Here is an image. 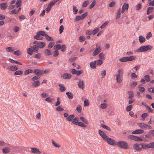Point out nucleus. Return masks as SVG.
<instances>
[{"mask_svg": "<svg viewBox=\"0 0 154 154\" xmlns=\"http://www.w3.org/2000/svg\"><path fill=\"white\" fill-rule=\"evenodd\" d=\"M89 2L88 1H85L82 5V6L84 7H87Z\"/></svg>", "mask_w": 154, "mask_h": 154, "instance_id": "61", "label": "nucleus"}, {"mask_svg": "<svg viewBox=\"0 0 154 154\" xmlns=\"http://www.w3.org/2000/svg\"><path fill=\"white\" fill-rule=\"evenodd\" d=\"M8 60L10 62H11V63H17L19 65H22V63L18 62L17 61L14 60L10 58Z\"/></svg>", "mask_w": 154, "mask_h": 154, "instance_id": "27", "label": "nucleus"}, {"mask_svg": "<svg viewBox=\"0 0 154 154\" xmlns=\"http://www.w3.org/2000/svg\"><path fill=\"white\" fill-rule=\"evenodd\" d=\"M96 61L95 60L93 62H91L90 63V65L91 68L93 69H95L96 67Z\"/></svg>", "mask_w": 154, "mask_h": 154, "instance_id": "12", "label": "nucleus"}, {"mask_svg": "<svg viewBox=\"0 0 154 154\" xmlns=\"http://www.w3.org/2000/svg\"><path fill=\"white\" fill-rule=\"evenodd\" d=\"M7 7V3H2L0 4V8L2 10L5 9Z\"/></svg>", "mask_w": 154, "mask_h": 154, "instance_id": "13", "label": "nucleus"}, {"mask_svg": "<svg viewBox=\"0 0 154 154\" xmlns=\"http://www.w3.org/2000/svg\"><path fill=\"white\" fill-rule=\"evenodd\" d=\"M132 107V105H129L126 108V110L127 111H130Z\"/></svg>", "mask_w": 154, "mask_h": 154, "instance_id": "48", "label": "nucleus"}, {"mask_svg": "<svg viewBox=\"0 0 154 154\" xmlns=\"http://www.w3.org/2000/svg\"><path fill=\"white\" fill-rule=\"evenodd\" d=\"M116 145L119 148L125 149H128V143L125 141H119L116 143Z\"/></svg>", "mask_w": 154, "mask_h": 154, "instance_id": "2", "label": "nucleus"}, {"mask_svg": "<svg viewBox=\"0 0 154 154\" xmlns=\"http://www.w3.org/2000/svg\"><path fill=\"white\" fill-rule=\"evenodd\" d=\"M72 75L68 73H66L63 74L62 77L64 79H70L71 78Z\"/></svg>", "mask_w": 154, "mask_h": 154, "instance_id": "10", "label": "nucleus"}, {"mask_svg": "<svg viewBox=\"0 0 154 154\" xmlns=\"http://www.w3.org/2000/svg\"><path fill=\"white\" fill-rule=\"evenodd\" d=\"M99 28H97L94 29L92 31V33L93 35H94L96 33H97V32H98L99 31Z\"/></svg>", "mask_w": 154, "mask_h": 154, "instance_id": "55", "label": "nucleus"}, {"mask_svg": "<svg viewBox=\"0 0 154 154\" xmlns=\"http://www.w3.org/2000/svg\"><path fill=\"white\" fill-rule=\"evenodd\" d=\"M128 61H131L135 60L136 57L134 56H130V57H127Z\"/></svg>", "mask_w": 154, "mask_h": 154, "instance_id": "25", "label": "nucleus"}, {"mask_svg": "<svg viewBox=\"0 0 154 154\" xmlns=\"http://www.w3.org/2000/svg\"><path fill=\"white\" fill-rule=\"evenodd\" d=\"M75 117L74 114H72L69 116L68 117L66 118L67 120L69 122H71L73 121V119H74Z\"/></svg>", "mask_w": 154, "mask_h": 154, "instance_id": "17", "label": "nucleus"}, {"mask_svg": "<svg viewBox=\"0 0 154 154\" xmlns=\"http://www.w3.org/2000/svg\"><path fill=\"white\" fill-rule=\"evenodd\" d=\"M46 45V44L44 42H39V48H42L44 47Z\"/></svg>", "mask_w": 154, "mask_h": 154, "instance_id": "39", "label": "nucleus"}, {"mask_svg": "<svg viewBox=\"0 0 154 154\" xmlns=\"http://www.w3.org/2000/svg\"><path fill=\"white\" fill-rule=\"evenodd\" d=\"M54 45V42H51L49 43L48 46V48H51L53 47V46Z\"/></svg>", "mask_w": 154, "mask_h": 154, "instance_id": "64", "label": "nucleus"}, {"mask_svg": "<svg viewBox=\"0 0 154 154\" xmlns=\"http://www.w3.org/2000/svg\"><path fill=\"white\" fill-rule=\"evenodd\" d=\"M128 4H126L125 3L123 6H122V9L125 10V9L128 10Z\"/></svg>", "mask_w": 154, "mask_h": 154, "instance_id": "36", "label": "nucleus"}, {"mask_svg": "<svg viewBox=\"0 0 154 154\" xmlns=\"http://www.w3.org/2000/svg\"><path fill=\"white\" fill-rule=\"evenodd\" d=\"M66 47L65 45H63L61 46V50L62 52H65L66 51Z\"/></svg>", "mask_w": 154, "mask_h": 154, "instance_id": "41", "label": "nucleus"}, {"mask_svg": "<svg viewBox=\"0 0 154 154\" xmlns=\"http://www.w3.org/2000/svg\"><path fill=\"white\" fill-rule=\"evenodd\" d=\"M67 96L68 98L69 99H72L73 98V94L70 92H67L66 93Z\"/></svg>", "mask_w": 154, "mask_h": 154, "instance_id": "21", "label": "nucleus"}, {"mask_svg": "<svg viewBox=\"0 0 154 154\" xmlns=\"http://www.w3.org/2000/svg\"><path fill=\"white\" fill-rule=\"evenodd\" d=\"M107 142L108 144L112 145H116V143L115 142V140L111 138H107L104 140Z\"/></svg>", "mask_w": 154, "mask_h": 154, "instance_id": "4", "label": "nucleus"}, {"mask_svg": "<svg viewBox=\"0 0 154 154\" xmlns=\"http://www.w3.org/2000/svg\"><path fill=\"white\" fill-rule=\"evenodd\" d=\"M34 52L32 49L31 48H28L27 50V53L30 55L32 54V52Z\"/></svg>", "mask_w": 154, "mask_h": 154, "instance_id": "40", "label": "nucleus"}, {"mask_svg": "<svg viewBox=\"0 0 154 154\" xmlns=\"http://www.w3.org/2000/svg\"><path fill=\"white\" fill-rule=\"evenodd\" d=\"M18 69L17 67L16 66H11L8 67V69L9 70L15 71Z\"/></svg>", "mask_w": 154, "mask_h": 154, "instance_id": "9", "label": "nucleus"}, {"mask_svg": "<svg viewBox=\"0 0 154 154\" xmlns=\"http://www.w3.org/2000/svg\"><path fill=\"white\" fill-rule=\"evenodd\" d=\"M153 47L150 45H147L141 46L136 50V52H144L147 51L148 50L151 49Z\"/></svg>", "mask_w": 154, "mask_h": 154, "instance_id": "1", "label": "nucleus"}, {"mask_svg": "<svg viewBox=\"0 0 154 154\" xmlns=\"http://www.w3.org/2000/svg\"><path fill=\"white\" fill-rule=\"evenodd\" d=\"M79 118L77 117H74L73 121H72V123L75 125H77V124L79 123Z\"/></svg>", "mask_w": 154, "mask_h": 154, "instance_id": "14", "label": "nucleus"}, {"mask_svg": "<svg viewBox=\"0 0 154 154\" xmlns=\"http://www.w3.org/2000/svg\"><path fill=\"white\" fill-rule=\"evenodd\" d=\"M142 146H143L142 148L144 149H146L147 148H150V143L147 144H146V143H142Z\"/></svg>", "mask_w": 154, "mask_h": 154, "instance_id": "15", "label": "nucleus"}, {"mask_svg": "<svg viewBox=\"0 0 154 154\" xmlns=\"http://www.w3.org/2000/svg\"><path fill=\"white\" fill-rule=\"evenodd\" d=\"M31 149V151L32 153H37L38 152V149L36 148H32Z\"/></svg>", "mask_w": 154, "mask_h": 154, "instance_id": "33", "label": "nucleus"}, {"mask_svg": "<svg viewBox=\"0 0 154 154\" xmlns=\"http://www.w3.org/2000/svg\"><path fill=\"white\" fill-rule=\"evenodd\" d=\"M133 147L134 149L137 151H139L141 150L143 146H142V143H136L134 145Z\"/></svg>", "mask_w": 154, "mask_h": 154, "instance_id": "5", "label": "nucleus"}, {"mask_svg": "<svg viewBox=\"0 0 154 154\" xmlns=\"http://www.w3.org/2000/svg\"><path fill=\"white\" fill-rule=\"evenodd\" d=\"M31 48H32L34 52H35L38 50V45H34L33 46H31Z\"/></svg>", "mask_w": 154, "mask_h": 154, "instance_id": "38", "label": "nucleus"}, {"mask_svg": "<svg viewBox=\"0 0 154 154\" xmlns=\"http://www.w3.org/2000/svg\"><path fill=\"white\" fill-rule=\"evenodd\" d=\"M16 5L17 7L18 8L22 5V0H17L16 2Z\"/></svg>", "mask_w": 154, "mask_h": 154, "instance_id": "31", "label": "nucleus"}, {"mask_svg": "<svg viewBox=\"0 0 154 154\" xmlns=\"http://www.w3.org/2000/svg\"><path fill=\"white\" fill-rule=\"evenodd\" d=\"M63 85L61 84H58V86L60 87L59 90L61 92H63L66 90V88L64 86H62Z\"/></svg>", "mask_w": 154, "mask_h": 154, "instance_id": "26", "label": "nucleus"}, {"mask_svg": "<svg viewBox=\"0 0 154 154\" xmlns=\"http://www.w3.org/2000/svg\"><path fill=\"white\" fill-rule=\"evenodd\" d=\"M148 91L151 93H154V87H150L148 89Z\"/></svg>", "mask_w": 154, "mask_h": 154, "instance_id": "62", "label": "nucleus"}, {"mask_svg": "<svg viewBox=\"0 0 154 154\" xmlns=\"http://www.w3.org/2000/svg\"><path fill=\"white\" fill-rule=\"evenodd\" d=\"M128 59L127 57H124L122 58L119 59V60L120 61L122 62H126L128 61Z\"/></svg>", "mask_w": 154, "mask_h": 154, "instance_id": "34", "label": "nucleus"}, {"mask_svg": "<svg viewBox=\"0 0 154 154\" xmlns=\"http://www.w3.org/2000/svg\"><path fill=\"white\" fill-rule=\"evenodd\" d=\"M128 93L129 94L128 97L129 99H131L134 96V94L132 91H130L128 92Z\"/></svg>", "mask_w": 154, "mask_h": 154, "instance_id": "28", "label": "nucleus"}, {"mask_svg": "<svg viewBox=\"0 0 154 154\" xmlns=\"http://www.w3.org/2000/svg\"><path fill=\"white\" fill-rule=\"evenodd\" d=\"M32 85L34 87H36L38 85V80L35 81L33 82Z\"/></svg>", "mask_w": 154, "mask_h": 154, "instance_id": "46", "label": "nucleus"}, {"mask_svg": "<svg viewBox=\"0 0 154 154\" xmlns=\"http://www.w3.org/2000/svg\"><path fill=\"white\" fill-rule=\"evenodd\" d=\"M99 134L101 136L103 140H104L107 138H108V136L106 135V134L102 131L101 130H99L98 131Z\"/></svg>", "mask_w": 154, "mask_h": 154, "instance_id": "7", "label": "nucleus"}, {"mask_svg": "<svg viewBox=\"0 0 154 154\" xmlns=\"http://www.w3.org/2000/svg\"><path fill=\"white\" fill-rule=\"evenodd\" d=\"M45 38L48 41H53L54 40V39L53 38H52L51 37L49 36L47 34L45 36Z\"/></svg>", "mask_w": 154, "mask_h": 154, "instance_id": "42", "label": "nucleus"}, {"mask_svg": "<svg viewBox=\"0 0 154 154\" xmlns=\"http://www.w3.org/2000/svg\"><path fill=\"white\" fill-rule=\"evenodd\" d=\"M144 131L142 129H137L132 132V133L134 134H140L143 133Z\"/></svg>", "mask_w": 154, "mask_h": 154, "instance_id": "11", "label": "nucleus"}, {"mask_svg": "<svg viewBox=\"0 0 154 154\" xmlns=\"http://www.w3.org/2000/svg\"><path fill=\"white\" fill-rule=\"evenodd\" d=\"M108 22L106 21L100 27V28L103 29L108 24Z\"/></svg>", "mask_w": 154, "mask_h": 154, "instance_id": "54", "label": "nucleus"}, {"mask_svg": "<svg viewBox=\"0 0 154 154\" xmlns=\"http://www.w3.org/2000/svg\"><path fill=\"white\" fill-rule=\"evenodd\" d=\"M84 106H88L89 104V101L88 100H87V99L85 100H84Z\"/></svg>", "mask_w": 154, "mask_h": 154, "instance_id": "63", "label": "nucleus"}, {"mask_svg": "<svg viewBox=\"0 0 154 154\" xmlns=\"http://www.w3.org/2000/svg\"><path fill=\"white\" fill-rule=\"evenodd\" d=\"M153 7H151L148 8H147V14L149 15L153 11Z\"/></svg>", "mask_w": 154, "mask_h": 154, "instance_id": "30", "label": "nucleus"}, {"mask_svg": "<svg viewBox=\"0 0 154 154\" xmlns=\"http://www.w3.org/2000/svg\"><path fill=\"white\" fill-rule=\"evenodd\" d=\"M14 54L15 55H16L19 56L21 54V52L20 51L18 50H17L14 51Z\"/></svg>", "mask_w": 154, "mask_h": 154, "instance_id": "52", "label": "nucleus"}, {"mask_svg": "<svg viewBox=\"0 0 154 154\" xmlns=\"http://www.w3.org/2000/svg\"><path fill=\"white\" fill-rule=\"evenodd\" d=\"M121 14V9L119 8L116 14V19H117L120 17V15Z\"/></svg>", "mask_w": 154, "mask_h": 154, "instance_id": "32", "label": "nucleus"}, {"mask_svg": "<svg viewBox=\"0 0 154 154\" xmlns=\"http://www.w3.org/2000/svg\"><path fill=\"white\" fill-rule=\"evenodd\" d=\"M2 151L4 153H7L10 152V149L9 147H6L3 148Z\"/></svg>", "mask_w": 154, "mask_h": 154, "instance_id": "18", "label": "nucleus"}, {"mask_svg": "<svg viewBox=\"0 0 154 154\" xmlns=\"http://www.w3.org/2000/svg\"><path fill=\"white\" fill-rule=\"evenodd\" d=\"M45 54L46 56H49L52 55L51 50L46 49L45 51Z\"/></svg>", "mask_w": 154, "mask_h": 154, "instance_id": "20", "label": "nucleus"}, {"mask_svg": "<svg viewBox=\"0 0 154 154\" xmlns=\"http://www.w3.org/2000/svg\"><path fill=\"white\" fill-rule=\"evenodd\" d=\"M78 85L79 88L82 89H84L85 86L84 81L82 80L79 79L78 83Z\"/></svg>", "mask_w": 154, "mask_h": 154, "instance_id": "8", "label": "nucleus"}, {"mask_svg": "<svg viewBox=\"0 0 154 154\" xmlns=\"http://www.w3.org/2000/svg\"><path fill=\"white\" fill-rule=\"evenodd\" d=\"M82 108L80 105H78L76 107V110L79 112L82 111Z\"/></svg>", "mask_w": 154, "mask_h": 154, "instance_id": "58", "label": "nucleus"}, {"mask_svg": "<svg viewBox=\"0 0 154 154\" xmlns=\"http://www.w3.org/2000/svg\"><path fill=\"white\" fill-rule=\"evenodd\" d=\"M23 73V72L21 70H19L15 72L14 74L16 75H22Z\"/></svg>", "mask_w": 154, "mask_h": 154, "instance_id": "43", "label": "nucleus"}, {"mask_svg": "<svg viewBox=\"0 0 154 154\" xmlns=\"http://www.w3.org/2000/svg\"><path fill=\"white\" fill-rule=\"evenodd\" d=\"M79 39L80 42L84 41L85 40V38L83 35H81L79 37Z\"/></svg>", "mask_w": 154, "mask_h": 154, "instance_id": "53", "label": "nucleus"}, {"mask_svg": "<svg viewBox=\"0 0 154 154\" xmlns=\"http://www.w3.org/2000/svg\"><path fill=\"white\" fill-rule=\"evenodd\" d=\"M123 71L122 69H120L119 70L116 75V76H122L123 75Z\"/></svg>", "mask_w": 154, "mask_h": 154, "instance_id": "22", "label": "nucleus"}, {"mask_svg": "<svg viewBox=\"0 0 154 154\" xmlns=\"http://www.w3.org/2000/svg\"><path fill=\"white\" fill-rule=\"evenodd\" d=\"M152 36V34L151 32H149L146 34V38L147 39H149Z\"/></svg>", "mask_w": 154, "mask_h": 154, "instance_id": "51", "label": "nucleus"}, {"mask_svg": "<svg viewBox=\"0 0 154 154\" xmlns=\"http://www.w3.org/2000/svg\"><path fill=\"white\" fill-rule=\"evenodd\" d=\"M61 48V45L60 44L56 45L54 47V49H57V50H59Z\"/></svg>", "mask_w": 154, "mask_h": 154, "instance_id": "57", "label": "nucleus"}, {"mask_svg": "<svg viewBox=\"0 0 154 154\" xmlns=\"http://www.w3.org/2000/svg\"><path fill=\"white\" fill-rule=\"evenodd\" d=\"M100 108L101 109H104L107 108V104L105 103H103L101 104Z\"/></svg>", "mask_w": 154, "mask_h": 154, "instance_id": "59", "label": "nucleus"}, {"mask_svg": "<svg viewBox=\"0 0 154 154\" xmlns=\"http://www.w3.org/2000/svg\"><path fill=\"white\" fill-rule=\"evenodd\" d=\"M122 76H116V80L117 82L118 83H120L122 82V79H121Z\"/></svg>", "mask_w": 154, "mask_h": 154, "instance_id": "47", "label": "nucleus"}, {"mask_svg": "<svg viewBox=\"0 0 154 154\" xmlns=\"http://www.w3.org/2000/svg\"><path fill=\"white\" fill-rule=\"evenodd\" d=\"M8 21L11 23L15 24L16 23V20L14 18H9Z\"/></svg>", "mask_w": 154, "mask_h": 154, "instance_id": "23", "label": "nucleus"}, {"mask_svg": "<svg viewBox=\"0 0 154 154\" xmlns=\"http://www.w3.org/2000/svg\"><path fill=\"white\" fill-rule=\"evenodd\" d=\"M131 77L132 79H134L136 78L137 77V75L135 73H132L131 75Z\"/></svg>", "mask_w": 154, "mask_h": 154, "instance_id": "60", "label": "nucleus"}, {"mask_svg": "<svg viewBox=\"0 0 154 154\" xmlns=\"http://www.w3.org/2000/svg\"><path fill=\"white\" fill-rule=\"evenodd\" d=\"M137 125L141 128L150 129L152 128L151 126L145 124L144 123H139Z\"/></svg>", "mask_w": 154, "mask_h": 154, "instance_id": "3", "label": "nucleus"}, {"mask_svg": "<svg viewBox=\"0 0 154 154\" xmlns=\"http://www.w3.org/2000/svg\"><path fill=\"white\" fill-rule=\"evenodd\" d=\"M52 145L55 147L57 148H59L60 146V145L55 142L53 140H51Z\"/></svg>", "mask_w": 154, "mask_h": 154, "instance_id": "29", "label": "nucleus"}, {"mask_svg": "<svg viewBox=\"0 0 154 154\" xmlns=\"http://www.w3.org/2000/svg\"><path fill=\"white\" fill-rule=\"evenodd\" d=\"M80 120L85 124H89V121L88 120L86 119L85 118L83 117H80Z\"/></svg>", "mask_w": 154, "mask_h": 154, "instance_id": "19", "label": "nucleus"}, {"mask_svg": "<svg viewBox=\"0 0 154 154\" xmlns=\"http://www.w3.org/2000/svg\"><path fill=\"white\" fill-rule=\"evenodd\" d=\"M33 72V70L32 69H28L26 70L24 72L25 75H27L29 73H32Z\"/></svg>", "mask_w": 154, "mask_h": 154, "instance_id": "45", "label": "nucleus"}, {"mask_svg": "<svg viewBox=\"0 0 154 154\" xmlns=\"http://www.w3.org/2000/svg\"><path fill=\"white\" fill-rule=\"evenodd\" d=\"M101 47L100 46H99L94 51L93 54V56H95L98 54L101 51Z\"/></svg>", "mask_w": 154, "mask_h": 154, "instance_id": "6", "label": "nucleus"}, {"mask_svg": "<svg viewBox=\"0 0 154 154\" xmlns=\"http://www.w3.org/2000/svg\"><path fill=\"white\" fill-rule=\"evenodd\" d=\"M116 3L115 2L112 1L109 4V6L111 8L113 7L115 5Z\"/></svg>", "mask_w": 154, "mask_h": 154, "instance_id": "50", "label": "nucleus"}, {"mask_svg": "<svg viewBox=\"0 0 154 154\" xmlns=\"http://www.w3.org/2000/svg\"><path fill=\"white\" fill-rule=\"evenodd\" d=\"M101 126L104 129L106 130L109 131H111V128L109 127L106 126L104 124H101Z\"/></svg>", "mask_w": 154, "mask_h": 154, "instance_id": "24", "label": "nucleus"}, {"mask_svg": "<svg viewBox=\"0 0 154 154\" xmlns=\"http://www.w3.org/2000/svg\"><path fill=\"white\" fill-rule=\"evenodd\" d=\"M47 34L45 32L43 31H39V35H42V36H45Z\"/></svg>", "mask_w": 154, "mask_h": 154, "instance_id": "44", "label": "nucleus"}, {"mask_svg": "<svg viewBox=\"0 0 154 154\" xmlns=\"http://www.w3.org/2000/svg\"><path fill=\"white\" fill-rule=\"evenodd\" d=\"M77 125L83 128H86L87 127V126L84 124V123L82 122H79L78 123Z\"/></svg>", "mask_w": 154, "mask_h": 154, "instance_id": "37", "label": "nucleus"}, {"mask_svg": "<svg viewBox=\"0 0 154 154\" xmlns=\"http://www.w3.org/2000/svg\"><path fill=\"white\" fill-rule=\"evenodd\" d=\"M82 20L81 16H78L75 17V21H78L80 20Z\"/></svg>", "mask_w": 154, "mask_h": 154, "instance_id": "56", "label": "nucleus"}, {"mask_svg": "<svg viewBox=\"0 0 154 154\" xmlns=\"http://www.w3.org/2000/svg\"><path fill=\"white\" fill-rule=\"evenodd\" d=\"M144 78L146 82H149L150 80L149 76L148 75H145L144 76Z\"/></svg>", "mask_w": 154, "mask_h": 154, "instance_id": "49", "label": "nucleus"}, {"mask_svg": "<svg viewBox=\"0 0 154 154\" xmlns=\"http://www.w3.org/2000/svg\"><path fill=\"white\" fill-rule=\"evenodd\" d=\"M96 3V2L95 0H94L91 3L89 6V8L91 9L93 8L95 5Z\"/></svg>", "mask_w": 154, "mask_h": 154, "instance_id": "35", "label": "nucleus"}, {"mask_svg": "<svg viewBox=\"0 0 154 154\" xmlns=\"http://www.w3.org/2000/svg\"><path fill=\"white\" fill-rule=\"evenodd\" d=\"M139 42L140 43L142 44L145 42L146 40L144 37L141 35L139 37Z\"/></svg>", "mask_w": 154, "mask_h": 154, "instance_id": "16", "label": "nucleus"}]
</instances>
